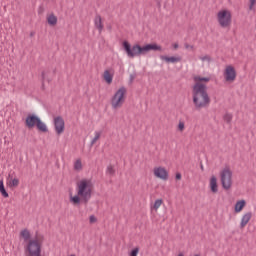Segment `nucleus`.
I'll return each mask as SVG.
<instances>
[{"mask_svg":"<svg viewBox=\"0 0 256 256\" xmlns=\"http://www.w3.org/2000/svg\"><path fill=\"white\" fill-rule=\"evenodd\" d=\"M77 190V195L75 196L70 193V203L73 205H81V202H83L84 205H87L93 195V183H91V180H80L77 183Z\"/></svg>","mask_w":256,"mask_h":256,"instance_id":"1","label":"nucleus"},{"mask_svg":"<svg viewBox=\"0 0 256 256\" xmlns=\"http://www.w3.org/2000/svg\"><path fill=\"white\" fill-rule=\"evenodd\" d=\"M192 101L195 106V109H205L211 105V98L207 92V85L196 82L192 87Z\"/></svg>","mask_w":256,"mask_h":256,"instance_id":"2","label":"nucleus"},{"mask_svg":"<svg viewBox=\"0 0 256 256\" xmlns=\"http://www.w3.org/2000/svg\"><path fill=\"white\" fill-rule=\"evenodd\" d=\"M123 49L125 53L127 54L130 59H133V57H137V55H145L143 52V46L139 44H135L134 46L131 47V43L129 41L125 40L123 43Z\"/></svg>","mask_w":256,"mask_h":256,"instance_id":"3","label":"nucleus"},{"mask_svg":"<svg viewBox=\"0 0 256 256\" xmlns=\"http://www.w3.org/2000/svg\"><path fill=\"white\" fill-rule=\"evenodd\" d=\"M223 189L229 191L233 185V172L229 167L224 168L220 174Z\"/></svg>","mask_w":256,"mask_h":256,"instance_id":"4","label":"nucleus"},{"mask_svg":"<svg viewBox=\"0 0 256 256\" xmlns=\"http://www.w3.org/2000/svg\"><path fill=\"white\" fill-rule=\"evenodd\" d=\"M126 93L127 89H125V87H121L119 90L116 91L111 99V105L113 109H119V107H122L123 103H125Z\"/></svg>","mask_w":256,"mask_h":256,"instance_id":"5","label":"nucleus"},{"mask_svg":"<svg viewBox=\"0 0 256 256\" xmlns=\"http://www.w3.org/2000/svg\"><path fill=\"white\" fill-rule=\"evenodd\" d=\"M218 17V23L220 27L223 29H227V27H231V12L228 10H221L217 14Z\"/></svg>","mask_w":256,"mask_h":256,"instance_id":"6","label":"nucleus"},{"mask_svg":"<svg viewBox=\"0 0 256 256\" xmlns=\"http://www.w3.org/2000/svg\"><path fill=\"white\" fill-rule=\"evenodd\" d=\"M41 239L36 238L35 240H29L27 245V251L30 256L41 255Z\"/></svg>","mask_w":256,"mask_h":256,"instance_id":"7","label":"nucleus"},{"mask_svg":"<svg viewBox=\"0 0 256 256\" xmlns=\"http://www.w3.org/2000/svg\"><path fill=\"white\" fill-rule=\"evenodd\" d=\"M224 79L227 83H233L237 79V71L232 65L226 66L224 70Z\"/></svg>","mask_w":256,"mask_h":256,"instance_id":"8","label":"nucleus"},{"mask_svg":"<svg viewBox=\"0 0 256 256\" xmlns=\"http://www.w3.org/2000/svg\"><path fill=\"white\" fill-rule=\"evenodd\" d=\"M40 119L41 118L36 114H28L25 119V127H27L28 129H33L34 127H37V123H39Z\"/></svg>","mask_w":256,"mask_h":256,"instance_id":"9","label":"nucleus"},{"mask_svg":"<svg viewBox=\"0 0 256 256\" xmlns=\"http://www.w3.org/2000/svg\"><path fill=\"white\" fill-rule=\"evenodd\" d=\"M54 128L57 135H61L65 132V120L61 116L54 118Z\"/></svg>","mask_w":256,"mask_h":256,"instance_id":"10","label":"nucleus"},{"mask_svg":"<svg viewBox=\"0 0 256 256\" xmlns=\"http://www.w3.org/2000/svg\"><path fill=\"white\" fill-rule=\"evenodd\" d=\"M154 175L157 179H162V181H167V179H169V172L163 167L155 168Z\"/></svg>","mask_w":256,"mask_h":256,"instance_id":"11","label":"nucleus"},{"mask_svg":"<svg viewBox=\"0 0 256 256\" xmlns=\"http://www.w3.org/2000/svg\"><path fill=\"white\" fill-rule=\"evenodd\" d=\"M143 47V52L144 55L145 53H149V51H163V48L161 47V45L157 44V43H150V44H146Z\"/></svg>","mask_w":256,"mask_h":256,"instance_id":"12","label":"nucleus"},{"mask_svg":"<svg viewBox=\"0 0 256 256\" xmlns=\"http://www.w3.org/2000/svg\"><path fill=\"white\" fill-rule=\"evenodd\" d=\"M160 59L166 63H181L182 58L180 56H165L161 55Z\"/></svg>","mask_w":256,"mask_h":256,"instance_id":"13","label":"nucleus"},{"mask_svg":"<svg viewBox=\"0 0 256 256\" xmlns=\"http://www.w3.org/2000/svg\"><path fill=\"white\" fill-rule=\"evenodd\" d=\"M251 217H253V213H251V212H247L246 214H244L242 216L241 223H240V229H245V227L247 226V223H249V221H251Z\"/></svg>","mask_w":256,"mask_h":256,"instance_id":"14","label":"nucleus"},{"mask_svg":"<svg viewBox=\"0 0 256 256\" xmlns=\"http://www.w3.org/2000/svg\"><path fill=\"white\" fill-rule=\"evenodd\" d=\"M94 25L96 27V29H98L99 33H101L104 29L103 26V20L101 18V15L96 14L95 18H94Z\"/></svg>","mask_w":256,"mask_h":256,"instance_id":"15","label":"nucleus"},{"mask_svg":"<svg viewBox=\"0 0 256 256\" xmlns=\"http://www.w3.org/2000/svg\"><path fill=\"white\" fill-rule=\"evenodd\" d=\"M210 191L212 193H219V186L217 184V177L212 176L210 178Z\"/></svg>","mask_w":256,"mask_h":256,"instance_id":"16","label":"nucleus"},{"mask_svg":"<svg viewBox=\"0 0 256 256\" xmlns=\"http://www.w3.org/2000/svg\"><path fill=\"white\" fill-rule=\"evenodd\" d=\"M245 205H247V202L245 200L237 201L234 208L235 213H241V211H243V209L245 208Z\"/></svg>","mask_w":256,"mask_h":256,"instance_id":"17","label":"nucleus"},{"mask_svg":"<svg viewBox=\"0 0 256 256\" xmlns=\"http://www.w3.org/2000/svg\"><path fill=\"white\" fill-rule=\"evenodd\" d=\"M36 128L41 133H47L49 131V128H47V124L42 122L41 118H40V120H38V123L36 124Z\"/></svg>","mask_w":256,"mask_h":256,"instance_id":"18","label":"nucleus"},{"mask_svg":"<svg viewBox=\"0 0 256 256\" xmlns=\"http://www.w3.org/2000/svg\"><path fill=\"white\" fill-rule=\"evenodd\" d=\"M103 78H104V81H106V83L108 85H111V83H113V74H111V72H109V70L104 71Z\"/></svg>","mask_w":256,"mask_h":256,"instance_id":"19","label":"nucleus"},{"mask_svg":"<svg viewBox=\"0 0 256 256\" xmlns=\"http://www.w3.org/2000/svg\"><path fill=\"white\" fill-rule=\"evenodd\" d=\"M194 81L196 83H209L211 81V78L209 77H201V76H195Z\"/></svg>","mask_w":256,"mask_h":256,"instance_id":"20","label":"nucleus"},{"mask_svg":"<svg viewBox=\"0 0 256 256\" xmlns=\"http://www.w3.org/2000/svg\"><path fill=\"white\" fill-rule=\"evenodd\" d=\"M0 193H1L2 197H5V199H7V197H9V193L5 189V184H3V180H0Z\"/></svg>","mask_w":256,"mask_h":256,"instance_id":"21","label":"nucleus"},{"mask_svg":"<svg viewBox=\"0 0 256 256\" xmlns=\"http://www.w3.org/2000/svg\"><path fill=\"white\" fill-rule=\"evenodd\" d=\"M47 21L48 24H50L52 27H55V25H57V16L51 14L50 16H48Z\"/></svg>","mask_w":256,"mask_h":256,"instance_id":"22","label":"nucleus"},{"mask_svg":"<svg viewBox=\"0 0 256 256\" xmlns=\"http://www.w3.org/2000/svg\"><path fill=\"white\" fill-rule=\"evenodd\" d=\"M20 235L25 241H29V239H31V232H29L27 229L22 230Z\"/></svg>","mask_w":256,"mask_h":256,"instance_id":"23","label":"nucleus"},{"mask_svg":"<svg viewBox=\"0 0 256 256\" xmlns=\"http://www.w3.org/2000/svg\"><path fill=\"white\" fill-rule=\"evenodd\" d=\"M10 188L19 187V180L17 178H11L8 182Z\"/></svg>","mask_w":256,"mask_h":256,"instance_id":"24","label":"nucleus"},{"mask_svg":"<svg viewBox=\"0 0 256 256\" xmlns=\"http://www.w3.org/2000/svg\"><path fill=\"white\" fill-rule=\"evenodd\" d=\"M100 138H101V132H96L95 137L92 139L90 143L91 147H93L97 143V141H99Z\"/></svg>","mask_w":256,"mask_h":256,"instance_id":"25","label":"nucleus"},{"mask_svg":"<svg viewBox=\"0 0 256 256\" xmlns=\"http://www.w3.org/2000/svg\"><path fill=\"white\" fill-rule=\"evenodd\" d=\"M223 119L225 121V123H231V121H233V114H230V113H226L224 116H223Z\"/></svg>","mask_w":256,"mask_h":256,"instance_id":"26","label":"nucleus"},{"mask_svg":"<svg viewBox=\"0 0 256 256\" xmlns=\"http://www.w3.org/2000/svg\"><path fill=\"white\" fill-rule=\"evenodd\" d=\"M83 168V164L81 163V160H77L74 164V169H76V171H79Z\"/></svg>","mask_w":256,"mask_h":256,"instance_id":"27","label":"nucleus"},{"mask_svg":"<svg viewBox=\"0 0 256 256\" xmlns=\"http://www.w3.org/2000/svg\"><path fill=\"white\" fill-rule=\"evenodd\" d=\"M106 173H108V175H115V168H113V165H109L107 167Z\"/></svg>","mask_w":256,"mask_h":256,"instance_id":"28","label":"nucleus"},{"mask_svg":"<svg viewBox=\"0 0 256 256\" xmlns=\"http://www.w3.org/2000/svg\"><path fill=\"white\" fill-rule=\"evenodd\" d=\"M162 204H163V199H157V200L154 202V209H159Z\"/></svg>","mask_w":256,"mask_h":256,"instance_id":"29","label":"nucleus"},{"mask_svg":"<svg viewBox=\"0 0 256 256\" xmlns=\"http://www.w3.org/2000/svg\"><path fill=\"white\" fill-rule=\"evenodd\" d=\"M137 255H139V248L138 247L132 249L129 256H137Z\"/></svg>","mask_w":256,"mask_h":256,"instance_id":"30","label":"nucleus"},{"mask_svg":"<svg viewBox=\"0 0 256 256\" xmlns=\"http://www.w3.org/2000/svg\"><path fill=\"white\" fill-rule=\"evenodd\" d=\"M178 130L185 131V122L180 121L178 124Z\"/></svg>","mask_w":256,"mask_h":256,"instance_id":"31","label":"nucleus"},{"mask_svg":"<svg viewBox=\"0 0 256 256\" xmlns=\"http://www.w3.org/2000/svg\"><path fill=\"white\" fill-rule=\"evenodd\" d=\"M256 5V0H250L249 10L253 11V7Z\"/></svg>","mask_w":256,"mask_h":256,"instance_id":"32","label":"nucleus"},{"mask_svg":"<svg viewBox=\"0 0 256 256\" xmlns=\"http://www.w3.org/2000/svg\"><path fill=\"white\" fill-rule=\"evenodd\" d=\"M41 77H42V89H45V71H42Z\"/></svg>","mask_w":256,"mask_h":256,"instance_id":"33","label":"nucleus"},{"mask_svg":"<svg viewBox=\"0 0 256 256\" xmlns=\"http://www.w3.org/2000/svg\"><path fill=\"white\" fill-rule=\"evenodd\" d=\"M89 221H90L91 224L97 223V217H95V215H91L90 218H89Z\"/></svg>","mask_w":256,"mask_h":256,"instance_id":"34","label":"nucleus"},{"mask_svg":"<svg viewBox=\"0 0 256 256\" xmlns=\"http://www.w3.org/2000/svg\"><path fill=\"white\" fill-rule=\"evenodd\" d=\"M133 81H135V74H130V77H129L130 85H131V83H133Z\"/></svg>","mask_w":256,"mask_h":256,"instance_id":"35","label":"nucleus"},{"mask_svg":"<svg viewBox=\"0 0 256 256\" xmlns=\"http://www.w3.org/2000/svg\"><path fill=\"white\" fill-rule=\"evenodd\" d=\"M201 61H211V57L206 55L204 57H201Z\"/></svg>","mask_w":256,"mask_h":256,"instance_id":"36","label":"nucleus"},{"mask_svg":"<svg viewBox=\"0 0 256 256\" xmlns=\"http://www.w3.org/2000/svg\"><path fill=\"white\" fill-rule=\"evenodd\" d=\"M181 173L180 172H178V173H176V175H175V179H176V181H181Z\"/></svg>","mask_w":256,"mask_h":256,"instance_id":"37","label":"nucleus"},{"mask_svg":"<svg viewBox=\"0 0 256 256\" xmlns=\"http://www.w3.org/2000/svg\"><path fill=\"white\" fill-rule=\"evenodd\" d=\"M184 47H185V49H193V46H191V45H189V44H184Z\"/></svg>","mask_w":256,"mask_h":256,"instance_id":"38","label":"nucleus"},{"mask_svg":"<svg viewBox=\"0 0 256 256\" xmlns=\"http://www.w3.org/2000/svg\"><path fill=\"white\" fill-rule=\"evenodd\" d=\"M173 47H174V49H179V44L175 43V44L173 45Z\"/></svg>","mask_w":256,"mask_h":256,"instance_id":"39","label":"nucleus"},{"mask_svg":"<svg viewBox=\"0 0 256 256\" xmlns=\"http://www.w3.org/2000/svg\"><path fill=\"white\" fill-rule=\"evenodd\" d=\"M200 169H201V171H205V168L203 167L202 163L200 164Z\"/></svg>","mask_w":256,"mask_h":256,"instance_id":"40","label":"nucleus"},{"mask_svg":"<svg viewBox=\"0 0 256 256\" xmlns=\"http://www.w3.org/2000/svg\"><path fill=\"white\" fill-rule=\"evenodd\" d=\"M47 81H48V83H51V79L48 78Z\"/></svg>","mask_w":256,"mask_h":256,"instance_id":"41","label":"nucleus"},{"mask_svg":"<svg viewBox=\"0 0 256 256\" xmlns=\"http://www.w3.org/2000/svg\"><path fill=\"white\" fill-rule=\"evenodd\" d=\"M178 256H184L183 253H179Z\"/></svg>","mask_w":256,"mask_h":256,"instance_id":"42","label":"nucleus"},{"mask_svg":"<svg viewBox=\"0 0 256 256\" xmlns=\"http://www.w3.org/2000/svg\"><path fill=\"white\" fill-rule=\"evenodd\" d=\"M30 35H31V37H33V33H31Z\"/></svg>","mask_w":256,"mask_h":256,"instance_id":"43","label":"nucleus"},{"mask_svg":"<svg viewBox=\"0 0 256 256\" xmlns=\"http://www.w3.org/2000/svg\"><path fill=\"white\" fill-rule=\"evenodd\" d=\"M194 256H200L199 254H196V255H194Z\"/></svg>","mask_w":256,"mask_h":256,"instance_id":"44","label":"nucleus"},{"mask_svg":"<svg viewBox=\"0 0 256 256\" xmlns=\"http://www.w3.org/2000/svg\"><path fill=\"white\" fill-rule=\"evenodd\" d=\"M70 256H75V254H72V255H70Z\"/></svg>","mask_w":256,"mask_h":256,"instance_id":"45","label":"nucleus"},{"mask_svg":"<svg viewBox=\"0 0 256 256\" xmlns=\"http://www.w3.org/2000/svg\"><path fill=\"white\" fill-rule=\"evenodd\" d=\"M56 70L53 71V73H55Z\"/></svg>","mask_w":256,"mask_h":256,"instance_id":"46","label":"nucleus"}]
</instances>
